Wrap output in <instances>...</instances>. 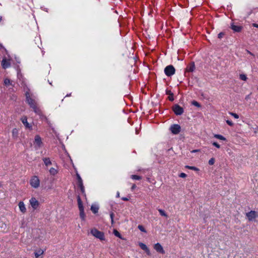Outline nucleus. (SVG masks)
Segmentation results:
<instances>
[{"mask_svg":"<svg viewBox=\"0 0 258 258\" xmlns=\"http://www.w3.org/2000/svg\"><path fill=\"white\" fill-rule=\"evenodd\" d=\"M25 97L26 102L29 104L34 112L38 115H41L42 114L41 110L39 107H38L37 103L35 100L31 96L29 91L26 92Z\"/></svg>","mask_w":258,"mask_h":258,"instance_id":"f257e3e1","label":"nucleus"},{"mask_svg":"<svg viewBox=\"0 0 258 258\" xmlns=\"http://www.w3.org/2000/svg\"><path fill=\"white\" fill-rule=\"evenodd\" d=\"M90 233L94 237H95L97 238H98L101 241L105 240V236L104 232L99 231L96 228H94L92 229L90 231Z\"/></svg>","mask_w":258,"mask_h":258,"instance_id":"f03ea898","label":"nucleus"},{"mask_svg":"<svg viewBox=\"0 0 258 258\" xmlns=\"http://www.w3.org/2000/svg\"><path fill=\"white\" fill-rule=\"evenodd\" d=\"M29 183L31 187L37 188L40 186V180L38 176L33 175L30 179Z\"/></svg>","mask_w":258,"mask_h":258,"instance_id":"7ed1b4c3","label":"nucleus"},{"mask_svg":"<svg viewBox=\"0 0 258 258\" xmlns=\"http://www.w3.org/2000/svg\"><path fill=\"white\" fill-rule=\"evenodd\" d=\"M164 73L167 76L171 77L175 73V69L172 65H168L165 68Z\"/></svg>","mask_w":258,"mask_h":258,"instance_id":"20e7f679","label":"nucleus"},{"mask_svg":"<svg viewBox=\"0 0 258 258\" xmlns=\"http://www.w3.org/2000/svg\"><path fill=\"white\" fill-rule=\"evenodd\" d=\"M172 110L176 115H180L184 112L183 108L177 104L172 106Z\"/></svg>","mask_w":258,"mask_h":258,"instance_id":"39448f33","label":"nucleus"},{"mask_svg":"<svg viewBox=\"0 0 258 258\" xmlns=\"http://www.w3.org/2000/svg\"><path fill=\"white\" fill-rule=\"evenodd\" d=\"M170 131L173 134L177 135L181 131V127L178 124H173L170 127Z\"/></svg>","mask_w":258,"mask_h":258,"instance_id":"423d86ee","label":"nucleus"},{"mask_svg":"<svg viewBox=\"0 0 258 258\" xmlns=\"http://www.w3.org/2000/svg\"><path fill=\"white\" fill-rule=\"evenodd\" d=\"M29 203L34 210L37 209L39 207V202L35 198H31L29 200Z\"/></svg>","mask_w":258,"mask_h":258,"instance_id":"0eeeda50","label":"nucleus"},{"mask_svg":"<svg viewBox=\"0 0 258 258\" xmlns=\"http://www.w3.org/2000/svg\"><path fill=\"white\" fill-rule=\"evenodd\" d=\"M246 216L249 221H252L257 217L256 212L254 211H250L246 214Z\"/></svg>","mask_w":258,"mask_h":258,"instance_id":"6e6552de","label":"nucleus"},{"mask_svg":"<svg viewBox=\"0 0 258 258\" xmlns=\"http://www.w3.org/2000/svg\"><path fill=\"white\" fill-rule=\"evenodd\" d=\"M21 120L26 128L29 129L30 130H32V125L28 122L27 116H22L21 118Z\"/></svg>","mask_w":258,"mask_h":258,"instance_id":"1a4fd4ad","label":"nucleus"},{"mask_svg":"<svg viewBox=\"0 0 258 258\" xmlns=\"http://www.w3.org/2000/svg\"><path fill=\"white\" fill-rule=\"evenodd\" d=\"M154 248L156 250V251L160 253L164 254L165 253V250H164L162 246L159 243H157L154 244Z\"/></svg>","mask_w":258,"mask_h":258,"instance_id":"9d476101","label":"nucleus"},{"mask_svg":"<svg viewBox=\"0 0 258 258\" xmlns=\"http://www.w3.org/2000/svg\"><path fill=\"white\" fill-rule=\"evenodd\" d=\"M77 185L78 188L80 189V191L82 193V194L83 195L86 196L85 189V187L83 185V180L79 181V182H77Z\"/></svg>","mask_w":258,"mask_h":258,"instance_id":"9b49d317","label":"nucleus"},{"mask_svg":"<svg viewBox=\"0 0 258 258\" xmlns=\"http://www.w3.org/2000/svg\"><path fill=\"white\" fill-rule=\"evenodd\" d=\"M139 245L140 247V248L143 250H144L148 255H150L151 254L150 249L145 244L142 242H139Z\"/></svg>","mask_w":258,"mask_h":258,"instance_id":"f8f14e48","label":"nucleus"},{"mask_svg":"<svg viewBox=\"0 0 258 258\" xmlns=\"http://www.w3.org/2000/svg\"><path fill=\"white\" fill-rule=\"evenodd\" d=\"M230 28L235 32H240L242 29L241 26L236 25L234 23L231 24Z\"/></svg>","mask_w":258,"mask_h":258,"instance_id":"ddd939ff","label":"nucleus"},{"mask_svg":"<svg viewBox=\"0 0 258 258\" xmlns=\"http://www.w3.org/2000/svg\"><path fill=\"white\" fill-rule=\"evenodd\" d=\"M196 69L195 62L194 61L190 62L186 68V72H193Z\"/></svg>","mask_w":258,"mask_h":258,"instance_id":"4468645a","label":"nucleus"},{"mask_svg":"<svg viewBox=\"0 0 258 258\" xmlns=\"http://www.w3.org/2000/svg\"><path fill=\"white\" fill-rule=\"evenodd\" d=\"M2 66L4 69L9 68L11 66L10 60H7L6 58H3L2 61Z\"/></svg>","mask_w":258,"mask_h":258,"instance_id":"2eb2a0df","label":"nucleus"},{"mask_svg":"<svg viewBox=\"0 0 258 258\" xmlns=\"http://www.w3.org/2000/svg\"><path fill=\"white\" fill-rule=\"evenodd\" d=\"M34 143L38 147L42 146V142L41 137L39 135L35 136Z\"/></svg>","mask_w":258,"mask_h":258,"instance_id":"dca6fc26","label":"nucleus"},{"mask_svg":"<svg viewBox=\"0 0 258 258\" xmlns=\"http://www.w3.org/2000/svg\"><path fill=\"white\" fill-rule=\"evenodd\" d=\"M18 206H19V208L20 211L22 213L24 214L26 212V208L25 207V205L23 202H22V201L20 202L19 203Z\"/></svg>","mask_w":258,"mask_h":258,"instance_id":"f3484780","label":"nucleus"},{"mask_svg":"<svg viewBox=\"0 0 258 258\" xmlns=\"http://www.w3.org/2000/svg\"><path fill=\"white\" fill-rule=\"evenodd\" d=\"M166 94L168 95V99L170 101H173L174 100V94L171 90L166 89L165 91Z\"/></svg>","mask_w":258,"mask_h":258,"instance_id":"a211bd4d","label":"nucleus"},{"mask_svg":"<svg viewBox=\"0 0 258 258\" xmlns=\"http://www.w3.org/2000/svg\"><path fill=\"white\" fill-rule=\"evenodd\" d=\"M77 202H78V208H79V210H84L83 203L82 202L80 196L79 195H78L77 197Z\"/></svg>","mask_w":258,"mask_h":258,"instance_id":"6ab92c4d","label":"nucleus"},{"mask_svg":"<svg viewBox=\"0 0 258 258\" xmlns=\"http://www.w3.org/2000/svg\"><path fill=\"white\" fill-rule=\"evenodd\" d=\"M42 160L44 162V165L46 166H48L51 165V164H52V162H51L50 158L48 157L43 158Z\"/></svg>","mask_w":258,"mask_h":258,"instance_id":"aec40b11","label":"nucleus"},{"mask_svg":"<svg viewBox=\"0 0 258 258\" xmlns=\"http://www.w3.org/2000/svg\"><path fill=\"white\" fill-rule=\"evenodd\" d=\"M44 252V250L41 249L35 250L34 252L35 258H38L40 255L43 254Z\"/></svg>","mask_w":258,"mask_h":258,"instance_id":"412c9836","label":"nucleus"},{"mask_svg":"<svg viewBox=\"0 0 258 258\" xmlns=\"http://www.w3.org/2000/svg\"><path fill=\"white\" fill-rule=\"evenodd\" d=\"M18 134H19V132L17 128H15L12 130V136H13V138H14V139L17 138L18 136Z\"/></svg>","mask_w":258,"mask_h":258,"instance_id":"4be33fe9","label":"nucleus"},{"mask_svg":"<svg viewBox=\"0 0 258 258\" xmlns=\"http://www.w3.org/2000/svg\"><path fill=\"white\" fill-rule=\"evenodd\" d=\"M214 137L216 138V139H218L219 140H222V141H226V138H225L224 136H223L221 135L214 134Z\"/></svg>","mask_w":258,"mask_h":258,"instance_id":"5701e85b","label":"nucleus"},{"mask_svg":"<svg viewBox=\"0 0 258 258\" xmlns=\"http://www.w3.org/2000/svg\"><path fill=\"white\" fill-rule=\"evenodd\" d=\"M49 171L50 174L52 175H55L58 173L57 170L53 167L50 168Z\"/></svg>","mask_w":258,"mask_h":258,"instance_id":"b1692460","label":"nucleus"},{"mask_svg":"<svg viewBox=\"0 0 258 258\" xmlns=\"http://www.w3.org/2000/svg\"><path fill=\"white\" fill-rule=\"evenodd\" d=\"M98 210H99V208L96 206H92L91 207V210L94 214L97 213L98 212Z\"/></svg>","mask_w":258,"mask_h":258,"instance_id":"393cba45","label":"nucleus"},{"mask_svg":"<svg viewBox=\"0 0 258 258\" xmlns=\"http://www.w3.org/2000/svg\"><path fill=\"white\" fill-rule=\"evenodd\" d=\"M158 211L161 216L165 217H168V215H167V214L165 213V212L164 210H163L162 209H159Z\"/></svg>","mask_w":258,"mask_h":258,"instance_id":"a878e982","label":"nucleus"},{"mask_svg":"<svg viewBox=\"0 0 258 258\" xmlns=\"http://www.w3.org/2000/svg\"><path fill=\"white\" fill-rule=\"evenodd\" d=\"M131 177L133 179L135 180H141L142 179L141 176L137 175H132Z\"/></svg>","mask_w":258,"mask_h":258,"instance_id":"bb28decb","label":"nucleus"},{"mask_svg":"<svg viewBox=\"0 0 258 258\" xmlns=\"http://www.w3.org/2000/svg\"><path fill=\"white\" fill-rule=\"evenodd\" d=\"M79 211H80V216L82 220H84L85 219V213H84V210H79Z\"/></svg>","mask_w":258,"mask_h":258,"instance_id":"cd10ccee","label":"nucleus"},{"mask_svg":"<svg viewBox=\"0 0 258 258\" xmlns=\"http://www.w3.org/2000/svg\"><path fill=\"white\" fill-rule=\"evenodd\" d=\"M185 167L187 169H191V170H194V171H199V169L195 167V166H186Z\"/></svg>","mask_w":258,"mask_h":258,"instance_id":"c85d7f7f","label":"nucleus"},{"mask_svg":"<svg viewBox=\"0 0 258 258\" xmlns=\"http://www.w3.org/2000/svg\"><path fill=\"white\" fill-rule=\"evenodd\" d=\"M113 233L116 237L122 238L120 233L116 230H114Z\"/></svg>","mask_w":258,"mask_h":258,"instance_id":"c756f323","label":"nucleus"},{"mask_svg":"<svg viewBox=\"0 0 258 258\" xmlns=\"http://www.w3.org/2000/svg\"><path fill=\"white\" fill-rule=\"evenodd\" d=\"M239 78L240 80L243 81H246L247 78L245 74H240L239 75Z\"/></svg>","mask_w":258,"mask_h":258,"instance_id":"7c9ffc66","label":"nucleus"},{"mask_svg":"<svg viewBox=\"0 0 258 258\" xmlns=\"http://www.w3.org/2000/svg\"><path fill=\"white\" fill-rule=\"evenodd\" d=\"M138 228L142 232H146V230L143 225H139Z\"/></svg>","mask_w":258,"mask_h":258,"instance_id":"2f4dec72","label":"nucleus"},{"mask_svg":"<svg viewBox=\"0 0 258 258\" xmlns=\"http://www.w3.org/2000/svg\"><path fill=\"white\" fill-rule=\"evenodd\" d=\"M4 84L6 86H9V85H10L11 84L10 80L8 78L5 79L4 80Z\"/></svg>","mask_w":258,"mask_h":258,"instance_id":"473e14b6","label":"nucleus"},{"mask_svg":"<svg viewBox=\"0 0 258 258\" xmlns=\"http://www.w3.org/2000/svg\"><path fill=\"white\" fill-rule=\"evenodd\" d=\"M215 159L214 158H211L208 162L210 165H213L215 163Z\"/></svg>","mask_w":258,"mask_h":258,"instance_id":"72a5a7b5","label":"nucleus"},{"mask_svg":"<svg viewBox=\"0 0 258 258\" xmlns=\"http://www.w3.org/2000/svg\"><path fill=\"white\" fill-rule=\"evenodd\" d=\"M191 104H192L193 105H194V106H196V107H201V105H200V104L198 102H197V101H195V100H194V101H193L192 102Z\"/></svg>","mask_w":258,"mask_h":258,"instance_id":"f704fd0d","label":"nucleus"},{"mask_svg":"<svg viewBox=\"0 0 258 258\" xmlns=\"http://www.w3.org/2000/svg\"><path fill=\"white\" fill-rule=\"evenodd\" d=\"M114 216V213L113 212H110V219H111V224H113V223H114V220H113Z\"/></svg>","mask_w":258,"mask_h":258,"instance_id":"c9c22d12","label":"nucleus"},{"mask_svg":"<svg viewBox=\"0 0 258 258\" xmlns=\"http://www.w3.org/2000/svg\"><path fill=\"white\" fill-rule=\"evenodd\" d=\"M225 35V33L224 32H221L220 33H219L218 35V38H219V39H221L223 37V36Z\"/></svg>","mask_w":258,"mask_h":258,"instance_id":"e433bc0d","label":"nucleus"},{"mask_svg":"<svg viewBox=\"0 0 258 258\" xmlns=\"http://www.w3.org/2000/svg\"><path fill=\"white\" fill-rule=\"evenodd\" d=\"M212 145L218 149L220 148V147H221V146L218 143H217L216 142H213Z\"/></svg>","mask_w":258,"mask_h":258,"instance_id":"4c0bfd02","label":"nucleus"},{"mask_svg":"<svg viewBox=\"0 0 258 258\" xmlns=\"http://www.w3.org/2000/svg\"><path fill=\"white\" fill-rule=\"evenodd\" d=\"M230 114L233 116L235 118L237 119L239 118V115L236 113L233 112H230Z\"/></svg>","mask_w":258,"mask_h":258,"instance_id":"58836bf2","label":"nucleus"},{"mask_svg":"<svg viewBox=\"0 0 258 258\" xmlns=\"http://www.w3.org/2000/svg\"><path fill=\"white\" fill-rule=\"evenodd\" d=\"M76 176H77V182H79V181L83 180L82 178L81 177L80 175L78 173L76 174Z\"/></svg>","mask_w":258,"mask_h":258,"instance_id":"ea45409f","label":"nucleus"},{"mask_svg":"<svg viewBox=\"0 0 258 258\" xmlns=\"http://www.w3.org/2000/svg\"><path fill=\"white\" fill-rule=\"evenodd\" d=\"M226 123L230 126H232L233 125V123L231 120H227Z\"/></svg>","mask_w":258,"mask_h":258,"instance_id":"a19ab883","label":"nucleus"},{"mask_svg":"<svg viewBox=\"0 0 258 258\" xmlns=\"http://www.w3.org/2000/svg\"><path fill=\"white\" fill-rule=\"evenodd\" d=\"M179 176L181 178H185L187 176V175L185 173L182 172L179 175Z\"/></svg>","mask_w":258,"mask_h":258,"instance_id":"79ce46f5","label":"nucleus"},{"mask_svg":"<svg viewBox=\"0 0 258 258\" xmlns=\"http://www.w3.org/2000/svg\"><path fill=\"white\" fill-rule=\"evenodd\" d=\"M136 187V185L135 184H133L131 187V190L133 191Z\"/></svg>","mask_w":258,"mask_h":258,"instance_id":"37998d69","label":"nucleus"},{"mask_svg":"<svg viewBox=\"0 0 258 258\" xmlns=\"http://www.w3.org/2000/svg\"><path fill=\"white\" fill-rule=\"evenodd\" d=\"M121 199L124 201H128V199L126 197H123V198H122Z\"/></svg>","mask_w":258,"mask_h":258,"instance_id":"c03bdc74","label":"nucleus"},{"mask_svg":"<svg viewBox=\"0 0 258 258\" xmlns=\"http://www.w3.org/2000/svg\"><path fill=\"white\" fill-rule=\"evenodd\" d=\"M252 26L254 27H256V28H258V24H256V23H253L252 24Z\"/></svg>","mask_w":258,"mask_h":258,"instance_id":"a18cd8bd","label":"nucleus"},{"mask_svg":"<svg viewBox=\"0 0 258 258\" xmlns=\"http://www.w3.org/2000/svg\"><path fill=\"white\" fill-rule=\"evenodd\" d=\"M254 133H256L258 132V126H256L255 128H254Z\"/></svg>","mask_w":258,"mask_h":258,"instance_id":"49530a36","label":"nucleus"},{"mask_svg":"<svg viewBox=\"0 0 258 258\" xmlns=\"http://www.w3.org/2000/svg\"><path fill=\"white\" fill-rule=\"evenodd\" d=\"M199 151V150H194L191 151V153H196Z\"/></svg>","mask_w":258,"mask_h":258,"instance_id":"de8ad7c7","label":"nucleus"},{"mask_svg":"<svg viewBox=\"0 0 258 258\" xmlns=\"http://www.w3.org/2000/svg\"><path fill=\"white\" fill-rule=\"evenodd\" d=\"M3 21V17L0 16V23Z\"/></svg>","mask_w":258,"mask_h":258,"instance_id":"09e8293b","label":"nucleus"},{"mask_svg":"<svg viewBox=\"0 0 258 258\" xmlns=\"http://www.w3.org/2000/svg\"><path fill=\"white\" fill-rule=\"evenodd\" d=\"M3 187V184L2 182L0 181V188Z\"/></svg>","mask_w":258,"mask_h":258,"instance_id":"8fccbe9b","label":"nucleus"},{"mask_svg":"<svg viewBox=\"0 0 258 258\" xmlns=\"http://www.w3.org/2000/svg\"><path fill=\"white\" fill-rule=\"evenodd\" d=\"M119 192H117V196L118 197H119Z\"/></svg>","mask_w":258,"mask_h":258,"instance_id":"3c124183","label":"nucleus"},{"mask_svg":"<svg viewBox=\"0 0 258 258\" xmlns=\"http://www.w3.org/2000/svg\"><path fill=\"white\" fill-rule=\"evenodd\" d=\"M70 95H71L68 94V95H67L66 96H70Z\"/></svg>","mask_w":258,"mask_h":258,"instance_id":"603ef678","label":"nucleus"}]
</instances>
